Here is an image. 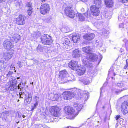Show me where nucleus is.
<instances>
[{
    "label": "nucleus",
    "instance_id": "f257e3e1",
    "mask_svg": "<svg viewBox=\"0 0 128 128\" xmlns=\"http://www.w3.org/2000/svg\"><path fill=\"white\" fill-rule=\"evenodd\" d=\"M77 94L76 95V93H74L72 92H66L63 93V98L64 99L66 100H69L72 98L74 96L76 95V97L77 96H79L80 98H82L83 99H85V97L87 96V94L86 93L84 94V91L80 90H78L77 91Z\"/></svg>",
    "mask_w": 128,
    "mask_h": 128
},
{
    "label": "nucleus",
    "instance_id": "f03ea898",
    "mask_svg": "<svg viewBox=\"0 0 128 128\" xmlns=\"http://www.w3.org/2000/svg\"><path fill=\"white\" fill-rule=\"evenodd\" d=\"M40 39L41 43L44 45H50L52 42L51 36L47 34H44Z\"/></svg>",
    "mask_w": 128,
    "mask_h": 128
},
{
    "label": "nucleus",
    "instance_id": "7ed1b4c3",
    "mask_svg": "<svg viewBox=\"0 0 128 128\" xmlns=\"http://www.w3.org/2000/svg\"><path fill=\"white\" fill-rule=\"evenodd\" d=\"M26 18V16L23 15H19L15 19L16 24L20 25H24L25 24Z\"/></svg>",
    "mask_w": 128,
    "mask_h": 128
},
{
    "label": "nucleus",
    "instance_id": "20e7f679",
    "mask_svg": "<svg viewBox=\"0 0 128 128\" xmlns=\"http://www.w3.org/2000/svg\"><path fill=\"white\" fill-rule=\"evenodd\" d=\"M72 8L70 6H67L64 10V12L66 15L71 18H73L75 16L74 13L72 10Z\"/></svg>",
    "mask_w": 128,
    "mask_h": 128
},
{
    "label": "nucleus",
    "instance_id": "39448f33",
    "mask_svg": "<svg viewBox=\"0 0 128 128\" xmlns=\"http://www.w3.org/2000/svg\"><path fill=\"white\" fill-rule=\"evenodd\" d=\"M3 45L4 48L8 50H10L14 46L12 41L10 40H4Z\"/></svg>",
    "mask_w": 128,
    "mask_h": 128
},
{
    "label": "nucleus",
    "instance_id": "423d86ee",
    "mask_svg": "<svg viewBox=\"0 0 128 128\" xmlns=\"http://www.w3.org/2000/svg\"><path fill=\"white\" fill-rule=\"evenodd\" d=\"M50 10L49 5L47 4H45L41 5L40 8V12L41 13L44 15L48 13Z\"/></svg>",
    "mask_w": 128,
    "mask_h": 128
},
{
    "label": "nucleus",
    "instance_id": "0eeeda50",
    "mask_svg": "<svg viewBox=\"0 0 128 128\" xmlns=\"http://www.w3.org/2000/svg\"><path fill=\"white\" fill-rule=\"evenodd\" d=\"M64 109L66 114L72 116L71 117L72 118H74L75 116V114H74V110L72 107L68 106H66Z\"/></svg>",
    "mask_w": 128,
    "mask_h": 128
},
{
    "label": "nucleus",
    "instance_id": "6e6552de",
    "mask_svg": "<svg viewBox=\"0 0 128 128\" xmlns=\"http://www.w3.org/2000/svg\"><path fill=\"white\" fill-rule=\"evenodd\" d=\"M60 108L57 106H53L50 109V113L53 116H58L60 110Z\"/></svg>",
    "mask_w": 128,
    "mask_h": 128
},
{
    "label": "nucleus",
    "instance_id": "1a4fd4ad",
    "mask_svg": "<svg viewBox=\"0 0 128 128\" xmlns=\"http://www.w3.org/2000/svg\"><path fill=\"white\" fill-rule=\"evenodd\" d=\"M90 10L91 13L94 16H97L100 14V10L99 8L94 5L90 7Z\"/></svg>",
    "mask_w": 128,
    "mask_h": 128
},
{
    "label": "nucleus",
    "instance_id": "9d476101",
    "mask_svg": "<svg viewBox=\"0 0 128 128\" xmlns=\"http://www.w3.org/2000/svg\"><path fill=\"white\" fill-rule=\"evenodd\" d=\"M121 109L124 114H126L128 112V102H124L121 106Z\"/></svg>",
    "mask_w": 128,
    "mask_h": 128
},
{
    "label": "nucleus",
    "instance_id": "9b49d317",
    "mask_svg": "<svg viewBox=\"0 0 128 128\" xmlns=\"http://www.w3.org/2000/svg\"><path fill=\"white\" fill-rule=\"evenodd\" d=\"M69 67L74 70H76L78 68V62L74 60H72L68 64Z\"/></svg>",
    "mask_w": 128,
    "mask_h": 128
},
{
    "label": "nucleus",
    "instance_id": "f8f14e48",
    "mask_svg": "<svg viewBox=\"0 0 128 128\" xmlns=\"http://www.w3.org/2000/svg\"><path fill=\"white\" fill-rule=\"evenodd\" d=\"M13 52L11 53L9 51L8 52H5L3 54V58L5 60H8L10 59L12 56Z\"/></svg>",
    "mask_w": 128,
    "mask_h": 128
},
{
    "label": "nucleus",
    "instance_id": "ddd939ff",
    "mask_svg": "<svg viewBox=\"0 0 128 128\" xmlns=\"http://www.w3.org/2000/svg\"><path fill=\"white\" fill-rule=\"evenodd\" d=\"M95 35L94 34H85L84 35L83 37L85 40L88 41L92 40L95 37Z\"/></svg>",
    "mask_w": 128,
    "mask_h": 128
},
{
    "label": "nucleus",
    "instance_id": "4468645a",
    "mask_svg": "<svg viewBox=\"0 0 128 128\" xmlns=\"http://www.w3.org/2000/svg\"><path fill=\"white\" fill-rule=\"evenodd\" d=\"M86 70V68L84 66L80 67L77 68L76 70L77 71V74L79 75H83L85 72Z\"/></svg>",
    "mask_w": 128,
    "mask_h": 128
},
{
    "label": "nucleus",
    "instance_id": "2eb2a0df",
    "mask_svg": "<svg viewBox=\"0 0 128 128\" xmlns=\"http://www.w3.org/2000/svg\"><path fill=\"white\" fill-rule=\"evenodd\" d=\"M93 50V49L89 46H86L84 47L82 49V51L85 53L88 54V55L92 53V52Z\"/></svg>",
    "mask_w": 128,
    "mask_h": 128
},
{
    "label": "nucleus",
    "instance_id": "dca6fc26",
    "mask_svg": "<svg viewBox=\"0 0 128 128\" xmlns=\"http://www.w3.org/2000/svg\"><path fill=\"white\" fill-rule=\"evenodd\" d=\"M87 58L92 62H94L97 59L98 57L96 54L92 53L89 54V56L87 57Z\"/></svg>",
    "mask_w": 128,
    "mask_h": 128
},
{
    "label": "nucleus",
    "instance_id": "f3484780",
    "mask_svg": "<svg viewBox=\"0 0 128 128\" xmlns=\"http://www.w3.org/2000/svg\"><path fill=\"white\" fill-rule=\"evenodd\" d=\"M28 97L27 96L25 97L24 102L26 104L30 103L32 100V96L30 93L29 92H27Z\"/></svg>",
    "mask_w": 128,
    "mask_h": 128
},
{
    "label": "nucleus",
    "instance_id": "a211bd4d",
    "mask_svg": "<svg viewBox=\"0 0 128 128\" xmlns=\"http://www.w3.org/2000/svg\"><path fill=\"white\" fill-rule=\"evenodd\" d=\"M72 56L74 58H78L80 55V52L78 49H76L73 51Z\"/></svg>",
    "mask_w": 128,
    "mask_h": 128
},
{
    "label": "nucleus",
    "instance_id": "6ab92c4d",
    "mask_svg": "<svg viewBox=\"0 0 128 128\" xmlns=\"http://www.w3.org/2000/svg\"><path fill=\"white\" fill-rule=\"evenodd\" d=\"M72 40L74 43H76L80 39V35L78 34H75L72 35Z\"/></svg>",
    "mask_w": 128,
    "mask_h": 128
},
{
    "label": "nucleus",
    "instance_id": "aec40b11",
    "mask_svg": "<svg viewBox=\"0 0 128 128\" xmlns=\"http://www.w3.org/2000/svg\"><path fill=\"white\" fill-rule=\"evenodd\" d=\"M60 78L62 81L61 83H64L65 82H66L70 80H71L72 79H70V76H65L60 77Z\"/></svg>",
    "mask_w": 128,
    "mask_h": 128
},
{
    "label": "nucleus",
    "instance_id": "412c9836",
    "mask_svg": "<svg viewBox=\"0 0 128 128\" xmlns=\"http://www.w3.org/2000/svg\"><path fill=\"white\" fill-rule=\"evenodd\" d=\"M105 4L107 7H110L113 5L112 0H104Z\"/></svg>",
    "mask_w": 128,
    "mask_h": 128
},
{
    "label": "nucleus",
    "instance_id": "4be33fe9",
    "mask_svg": "<svg viewBox=\"0 0 128 128\" xmlns=\"http://www.w3.org/2000/svg\"><path fill=\"white\" fill-rule=\"evenodd\" d=\"M6 66V63L2 60L0 61V70H4Z\"/></svg>",
    "mask_w": 128,
    "mask_h": 128
},
{
    "label": "nucleus",
    "instance_id": "5701e85b",
    "mask_svg": "<svg viewBox=\"0 0 128 128\" xmlns=\"http://www.w3.org/2000/svg\"><path fill=\"white\" fill-rule=\"evenodd\" d=\"M16 6L17 7H18L20 8H22L23 6V4L22 3L21 0H18L17 1H15L14 2Z\"/></svg>",
    "mask_w": 128,
    "mask_h": 128
},
{
    "label": "nucleus",
    "instance_id": "b1692460",
    "mask_svg": "<svg viewBox=\"0 0 128 128\" xmlns=\"http://www.w3.org/2000/svg\"><path fill=\"white\" fill-rule=\"evenodd\" d=\"M60 77H64L68 76V73L65 70L60 71Z\"/></svg>",
    "mask_w": 128,
    "mask_h": 128
},
{
    "label": "nucleus",
    "instance_id": "393cba45",
    "mask_svg": "<svg viewBox=\"0 0 128 128\" xmlns=\"http://www.w3.org/2000/svg\"><path fill=\"white\" fill-rule=\"evenodd\" d=\"M94 4L96 6H97L98 7H100L101 6L102 4V1L101 0H93Z\"/></svg>",
    "mask_w": 128,
    "mask_h": 128
},
{
    "label": "nucleus",
    "instance_id": "a878e982",
    "mask_svg": "<svg viewBox=\"0 0 128 128\" xmlns=\"http://www.w3.org/2000/svg\"><path fill=\"white\" fill-rule=\"evenodd\" d=\"M41 35V33L39 32H34L33 34V36L35 39H37Z\"/></svg>",
    "mask_w": 128,
    "mask_h": 128
},
{
    "label": "nucleus",
    "instance_id": "bb28decb",
    "mask_svg": "<svg viewBox=\"0 0 128 128\" xmlns=\"http://www.w3.org/2000/svg\"><path fill=\"white\" fill-rule=\"evenodd\" d=\"M84 15L85 14H78V17L79 20L81 21H84L85 20V18L84 17Z\"/></svg>",
    "mask_w": 128,
    "mask_h": 128
},
{
    "label": "nucleus",
    "instance_id": "cd10ccee",
    "mask_svg": "<svg viewBox=\"0 0 128 128\" xmlns=\"http://www.w3.org/2000/svg\"><path fill=\"white\" fill-rule=\"evenodd\" d=\"M61 30L62 31L65 33L68 32L70 31L69 28L67 26L64 27Z\"/></svg>",
    "mask_w": 128,
    "mask_h": 128
},
{
    "label": "nucleus",
    "instance_id": "c85d7f7f",
    "mask_svg": "<svg viewBox=\"0 0 128 128\" xmlns=\"http://www.w3.org/2000/svg\"><path fill=\"white\" fill-rule=\"evenodd\" d=\"M82 62L83 64L86 67H88L90 65V63L86 59L82 60Z\"/></svg>",
    "mask_w": 128,
    "mask_h": 128
},
{
    "label": "nucleus",
    "instance_id": "c756f323",
    "mask_svg": "<svg viewBox=\"0 0 128 128\" xmlns=\"http://www.w3.org/2000/svg\"><path fill=\"white\" fill-rule=\"evenodd\" d=\"M17 88L16 86V84H11L9 88V89L10 90L12 91L15 90Z\"/></svg>",
    "mask_w": 128,
    "mask_h": 128
},
{
    "label": "nucleus",
    "instance_id": "7c9ffc66",
    "mask_svg": "<svg viewBox=\"0 0 128 128\" xmlns=\"http://www.w3.org/2000/svg\"><path fill=\"white\" fill-rule=\"evenodd\" d=\"M13 38L15 41V42H17L19 39L20 36L18 34H15L13 36Z\"/></svg>",
    "mask_w": 128,
    "mask_h": 128
},
{
    "label": "nucleus",
    "instance_id": "2f4dec72",
    "mask_svg": "<svg viewBox=\"0 0 128 128\" xmlns=\"http://www.w3.org/2000/svg\"><path fill=\"white\" fill-rule=\"evenodd\" d=\"M81 82L83 83L84 85L88 84L90 82V81L87 79H82V80Z\"/></svg>",
    "mask_w": 128,
    "mask_h": 128
},
{
    "label": "nucleus",
    "instance_id": "473e14b6",
    "mask_svg": "<svg viewBox=\"0 0 128 128\" xmlns=\"http://www.w3.org/2000/svg\"><path fill=\"white\" fill-rule=\"evenodd\" d=\"M32 4L31 2H27L26 4V6L28 8V9H31L32 8Z\"/></svg>",
    "mask_w": 128,
    "mask_h": 128
},
{
    "label": "nucleus",
    "instance_id": "72a5a7b5",
    "mask_svg": "<svg viewBox=\"0 0 128 128\" xmlns=\"http://www.w3.org/2000/svg\"><path fill=\"white\" fill-rule=\"evenodd\" d=\"M25 84L24 83L22 82H21L20 83V85H18V88L19 89H20V90L21 91V88H23Z\"/></svg>",
    "mask_w": 128,
    "mask_h": 128
},
{
    "label": "nucleus",
    "instance_id": "f704fd0d",
    "mask_svg": "<svg viewBox=\"0 0 128 128\" xmlns=\"http://www.w3.org/2000/svg\"><path fill=\"white\" fill-rule=\"evenodd\" d=\"M44 48L43 47L38 45L36 48V50L38 52H42L43 51Z\"/></svg>",
    "mask_w": 128,
    "mask_h": 128
},
{
    "label": "nucleus",
    "instance_id": "c9c22d12",
    "mask_svg": "<svg viewBox=\"0 0 128 128\" xmlns=\"http://www.w3.org/2000/svg\"><path fill=\"white\" fill-rule=\"evenodd\" d=\"M112 14L110 13L107 12L105 14L104 16L106 18H108V19H110L111 17Z\"/></svg>",
    "mask_w": 128,
    "mask_h": 128
},
{
    "label": "nucleus",
    "instance_id": "e433bc0d",
    "mask_svg": "<svg viewBox=\"0 0 128 128\" xmlns=\"http://www.w3.org/2000/svg\"><path fill=\"white\" fill-rule=\"evenodd\" d=\"M33 8H32L31 9H28V10H27V13L28 14V15L29 16H30L32 13V10Z\"/></svg>",
    "mask_w": 128,
    "mask_h": 128
},
{
    "label": "nucleus",
    "instance_id": "4c0bfd02",
    "mask_svg": "<svg viewBox=\"0 0 128 128\" xmlns=\"http://www.w3.org/2000/svg\"><path fill=\"white\" fill-rule=\"evenodd\" d=\"M82 104H80L76 108V109L78 111H80L82 109Z\"/></svg>",
    "mask_w": 128,
    "mask_h": 128
},
{
    "label": "nucleus",
    "instance_id": "58836bf2",
    "mask_svg": "<svg viewBox=\"0 0 128 128\" xmlns=\"http://www.w3.org/2000/svg\"><path fill=\"white\" fill-rule=\"evenodd\" d=\"M70 42V41L66 39V40H65V42L63 43V44H66V45H68L69 44Z\"/></svg>",
    "mask_w": 128,
    "mask_h": 128
},
{
    "label": "nucleus",
    "instance_id": "ea45409f",
    "mask_svg": "<svg viewBox=\"0 0 128 128\" xmlns=\"http://www.w3.org/2000/svg\"><path fill=\"white\" fill-rule=\"evenodd\" d=\"M38 104L37 103H35L34 105H33L32 106V111L36 107L38 106Z\"/></svg>",
    "mask_w": 128,
    "mask_h": 128
},
{
    "label": "nucleus",
    "instance_id": "a19ab883",
    "mask_svg": "<svg viewBox=\"0 0 128 128\" xmlns=\"http://www.w3.org/2000/svg\"><path fill=\"white\" fill-rule=\"evenodd\" d=\"M58 94H55L54 95L53 98L54 100H56L57 99H58Z\"/></svg>",
    "mask_w": 128,
    "mask_h": 128
},
{
    "label": "nucleus",
    "instance_id": "79ce46f5",
    "mask_svg": "<svg viewBox=\"0 0 128 128\" xmlns=\"http://www.w3.org/2000/svg\"><path fill=\"white\" fill-rule=\"evenodd\" d=\"M23 62H18V64L20 68L21 67L23 66L22 64Z\"/></svg>",
    "mask_w": 128,
    "mask_h": 128
},
{
    "label": "nucleus",
    "instance_id": "37998d69",
    "mask_svg": "<svg viewBox=\"0 0 128 128\" xmlns=\"http://www.w3.org/2000/svg\"><path fill=\"white\" fill-rule=\"evenodd\" d=\"M35 99H36V100H35L34 101L35 103H37V104H38V102L39 99V98L37 96H36L35 97Z\"/></svg>",
    "mask_w": 128,
    "mask_h": 128
},
{
    "label": "nucleus",
    "instance_id": "c03bdc74",
    "mask_svg": "<svg viewBox=\"0 0 128 128\" xmlns=\"http://www.w3.org/2000/svg\"><path fill=\"white\" fill-rule=\"evenodd\" d=\"M126 66L124 67V68L126 69L128 68V60H126Z\"/></svg>",
    "mask_w": 128,
    "mask_h": 128
},
{
    "label": "nucleus",
    "instance_id": "a18cd8bd",
    "mask_svg": "<svg viewBox=\"0 0 128 128\" xmlns=\"http://www.w3.org/2000/svg\"><path fill=\"white\" fill-rule=\"evenodd\" d=\"M70 79H72L71 80H70V81H71L72 80H75V78L74 77V75H71L70 76Z\"/></svg>",
    "mask_w": 128,
    "mask_h": 128
},
{
    "label": "nucleus",
    "instance_id": "49530a36",
    "mask_svg": "<svg viewBox=\"0 0 128 128\" xmlns=\"http://www.w3.org/2000/svg\"><path fill=\"white\" fill-rule=\"evenodd\" d=\"M106 31L104 29L103 30V32H102V36H106Z\"/></svg>",
    "mask_w": 128,
    "mask_h": 128
},
{
    "label": "nucleus",
    "instance_id": "de8ad7c7",
    "mask_svg": "<svg viewBox=\"0 0 128 128\" xmlns=\"http://www.w3.org/2000/svg\"><path fill=\"white\" fill-rule=\"evenodd\" d=\"M117 86L120 88H122L123 87V84L122 83H118L117 84Z\"/></svg>",
    "mask_w": 128,
    "mask_h": 128
},
{
    "label": "nucleus",
    "instance_id": "09e8293b",
    "mask_svg": "<svg viewBox=\"0 0 128 128\" xmlns=\"http://www.w3.org/2000/svg\"><path fill=\"white\" fill-rule=\"evenodd\" d=\"M16 79H14V80H12V84L14 85V84H16Z\"/></svg>",
    "mask_w": 128,
    "mask_h": 128
},
{
    "label": "nucleus",
    "instance_id": "8fccbe9b",
    "mask_svg": "<svg viewBox=\"0 0 128 128\" xmlns=\"http://www.w3.org/2000/svg\"><path fill=\"white\" fill-rule=\"evenodd\" d=\"M50 20V18L49 17L46 18L44 20V21L46 22L47 23L49 22Z\"/></svg>",
    "mask_w": 128,
    "mask_h": 128
},
{
    "label": "nucleus",
    "instance_id": "3c124183",
    "mask_svg": "<svg viewBox=\"0 0 128 128\" xmlns=\"http://www.w3.org/2000/svg\"><path fill=\"white\" fill-rule=\"evenodd\" d=\"M13 72H11V71H9L8 74H7V76L8 77V76H10V75H11L13 73Z\"/></svg>",
    "mask_w": 128,
    "mask_h": 128
},
{
    "label": "nucleus",
    "instance_id": "603ef678",
    "mask_svg": "<svg viewBox=\"0 0 128 128\" xmlns=\"http://www.w3.org/2000/svg\"><path fill=\"white\" fill-rule=\"evenodd\" d=\"M119 27L121 28H123L124 27V25L123 24L121 23L119 25Z\"/></svg>",
    "mask_w": 128,
    "mask_h": 128
},
{
    "label": "nucleus",
    "instance_id": "864d4df0",
    "mask_svg": "<svg viewBox=\"0 0 128 128\" xmlns=\"http://www.w3.org/2000/svg\"><path fill=\"white\" fill-rule=\"evenodd\" d=\"M74 106L76 107V108L79 105V104L78 103L74 102Z\"/></svg>",
    "mask_w": 128,
    "mask_h": 128
},
{
    "label": "nucleus",
    "instance_id": "5fc2aeb1",
    "mask_svg": "<svg viewBox=\"0 0 128 128\" xmlns=\"http://www.w3.org/2000/svg\"><path fill=\"white\" fill-rule=\"evenodd\" d=\"M119 1L121 2H128L127 0H119Z\"/></svg>",
    "mask_w": 128,
    "mask_h": 128
},
{
    "label": "nucleus",
    "instance_id": "6e6d98bb",
    "mask_svg": "<svg viewBox=\"0 0 128 128\" xmlns=\"http://www.w3.org/2000/svg\"><path fill=\"white\" fill-rule=\"evenodd\" d=\"M120 116H117L116 117V120H118L120 118Z\"/></svg>",
    "mask_w": 128,
    "mask_h": 128
},
{
    "label": "nucleus",
    "instance_id": "4d7b16f0",
    "mask_svg": "<svg viewBox=\"0 0 128 128\" xmlns=\"http://www.w3.org/2000/svg\"><path fill=\"white\" fill-rule=\"evenodd\" d=\"M10 68L12 70H14L15 68L12 65L10 66Z\"/></svg>",
    "mask_w": 128,
    "mask_h": 128
},
{
    "label": "nucleus",
    "instance_id": "13d9d810",
    "mask_svg": "<svg viewBox=\"0 0 128 128\" xmlns=\"http://www.w3.org/2000/svg\"><path fill=\"white\" fill-rule=\"evenodd\" d=\"M24 95V94H23L22 95V94H20V98H23V96Z\"/></svg>",
    "mask_w": 128,
    "mask_h": 128
},
{
    "label": "nucleus",
    "instance_id": "bf43d9fd",
    "mask_svg": "<svg viewBox=\"0 0 128 128\" xmlns=\"http://www.w3.org/2000/svg\"><path fill=\"white\" fill-rule=\"evenodd\" d=\"M18 116L19 118H20L21 116V113L20 112H18Z\"/></svg>",
    "mask_w": 128,
    "mask_h": 128
},
{
    "label": "nucleus",
    "instance_id": "052dcab7",
    "mask_svg": "<svg viewBox=\"0 0 128 128\" xmlns=\"http://www.w3.org/2000/svg\"><path fill=\"white\" fill-rule=\"evenodd\" d=\"M6 0H0V2H5Z\"/></svg>",
    "mask_w": 128,
    "mask_h": 128
},
{
    "label": "nucleus",
    "instance_id": "680f3d73",
    "mask_svg": "<svg viewBox=\"0 0 128 128\" xmlns=\"http://www.w3.org/2000/svg\"><path fill=\"white\" fill-rule=\"evenodd\" d=\"M35 60V63H34L35 64L36 63H37L38 64V60Z\"/></svg>",
    "mask_w": 128,
    "mask_h": 128
},
{
    "label": "nucleus",
    "instance_id": "e2e57ef3",
    "mask_svg": "<svg viewBox=\"0 0 128 128\" xmlns=\"http://www.w3.org/2000/svg\"><path fill=\"white\" fill-rule=\"evenodd\" d=\"M46 0H41V1L42 2H45V1H46Z\"/></svg>",
    "mask_w": 128,
    "mask_h": 128
},
{
    "label": "nucleus",
    "instance_id": "0e129e2a",
    "mask_svg": "<svg viewBox=\"0 0 128 128\" xmlns=\"http://www.w3.org/2000/svg\"><path fill=\"white\" fill-rule=\"evenodd\" d=\"M39 126H40V127H42V125L41 124H40L39 125Z\"/></svg>",
    "mask_w": 128,
    "mask_h": 128
},
{
    "label": "nucleus",
    "instance_id": "69168bd1",
    "mask_svg": "<svg viewBox=\"0 0 128 128\" xmlns=\"http://www.w3.org/2000/svg\"><path fill=\"white\" fill-rule=\"evenodd\" d=\"M84 10V8H82L81 9V10L82 11H83Z\"/></svg>",
    "mask_w": 128,
    "mask_h": 128
},
{
    "label": "nucleus",
    "instance_id": "338daca9",
    "mask_svg": "<svg viewBox=\"0 0 128 128\" xmlns=\"http://www.w3.org/2000/svg\"><path fill=\"white\" fill-rule=\"evenodd\" d=\"M69 127H71L70 126H68L67 128H69Z\"/></svg>",
    "mask_w": 128,
    "mask_h": 128
},
{
    "label": "nucleus",
    "instance_id": "774afa93",
    "mask_svg": "<svg viewBox=\"0 0 128 128\" xmlns=\"http://www.w3.org/2000/svg\"><path fill=\"white\" fill-rule=\"evenodd\" d=\"M104 106H103V107H102V108H103V109H104Z\"/></svg>",
    "mask_w": 128,
    "mask_h": 128
}]
</instances>
